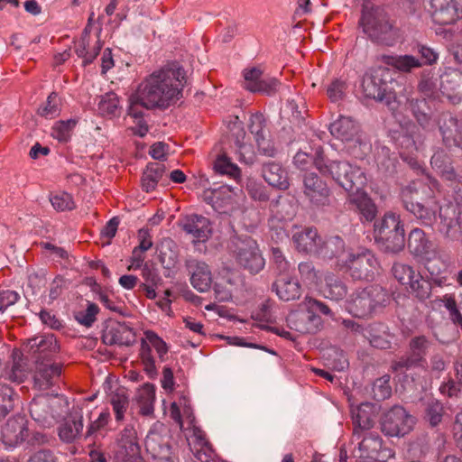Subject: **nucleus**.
Segmentation results:
<instances>
[{"mask_svg": "<svg viewBox=\"0 0 462 462\" xmlns=\"http://www.w3.org/2000/svg\"><path fill=\"white\" fill-rule=\"evenodd\" d=\"M186 82L184 69L178 62H171L147 77L131 95V100L146 109H165L182 97Z\"/></svg>", "mask_w": 462, "mask_h": 462, "instance_id": "f257e3e1", "label": "nucleus"}, {"mask_svg": "<svg viewBox=\"0 0 462 462\" xmlns=\"http://www.w3.org/2000/svg\"><path fill=\"white\" fill-rule=\"evenodd\" d=\"M359 24L364 33L374 42L393 46L398 40L397 29L381 6H374L369 2L365 3Z\"/></svg>", "mask_w": 462, "mask_h": 462, "instance_id": "f03ea898", "label": "nucleus"}, {"mask_svg": "<svg viewBox=\"0 0 462 462\" xmlns=\"http://www.w3.org/2000/svg\"><path fill=\"white\" fill-rule=\"evenodd\" d=\"M314 163L321 174L330 176L346 191H358L365 184L366 178L362 169L346 161L326 162L319 154Z\"/></svg>", "mask_w": 462, "mask_h": 462, "instance_id": "7ed1b4c3", "label": "nucleus"}, {"mask_svg": "<svg viewBox=\"0 0 462 462\" xmlns=\"http://www.w3.org/2000/svg\"><path fill=\"white\" fill-rule=\"evenodd\" d=\"M391 85L390 70L379 67L364 75L361 88L365 97L383 103L393 110L396 104V94Z\"/></svg>", "mask_w": 462, "mask_h": 462, "instance_id": "20e7f679", "label": "nucleus"}, {"mask_svg": "<svg viewBox=\"0 0 462 462\" xmlns=\"http://www.w3.org/2000/svg\"><path fill=\"white\" fill-rule=\"evenodd\" d=\"M435 346L434 342L424 335L412 337L407 346V352L391 363V371L399 374L412 368H426L427 356Z\"/></svg>", "mask_w": 462, "mask_h": 462, "instance_id": "39448f33", "label": "nucleus"}, {"mask_svg": "<svg viewBox=\"0 0 462 462\" xmlns=\"http://www.w3.org/2000/svg\"><path fill=\"white\" fill-rule=\"evenodd\" d=\"M228 249L236 263L250 273H258L263 269L265 261L256 241L250 236L234 235L229 240Z\"/></svg>", "mask_w": 462, "mask_h": 462, "instance_id": "423d86ee", "label": "nucleus"}, {"mask_svg": "<svg viewBox=\"0 0 462 462\" xmlns=\"http://www.w3.org/2000/svg\"><path fill=\"white\" fill-rule=\"evenodd\" d=\"M375 241L382 250L396 254L403 250L405 236L403 226L398 215L388 212L374 224Z\"/></svg>", "mask_w": 462, "mask_h": 462, "instance_id": "0eeeda50", "label": "nucleus"}, {"mask_svg": "<svg viewBox=\"0 0 462 462\" xmlns=\"http://www.w3.org/2000/svg\"><path fill=\"white\" fill-rule=\"evenodd\" d=\"M389 300L387 291L380 285H370L355 293L348 302V311L355 317L366 318Z\"/></svg>", "mask_w": 462, "mask_h": 462, "instance_id": "6e6552de", "label": "nucleus"}, {"mask_svg": "<svg viewBox=\"0 0 462 462\" xmlns=\"http://www.w3.org/2000/svg\"><path fill=\"white\" fill-rule=\"evenodd\" d=\"M144 446L154 462H177L171 450V437L162 423L153 424L145 438Z\"/></svg>", "mask_w": 462, "mask_h": 462, "instance_id": "1a4fd4ad", "label": "nucleus"}, {"mask_svg": "<svg viewBox=\"0 0 462 462\" xmlns=\"http://www.w3.org/2000/svg\"><path fill=\"white\" fill-rule=\"evenodd\" d=\"M420 181H412L402 190L404 208L425 226H432L436 220V208H431L419 201L420 190L424 189Z\"/></svg>", "mask_w": 462, "mask_h": 462, "instance_id": "9d476101", "label": "nucleus"}, {"mask_svg": "<svg viewBox=\"0 0 462 462\" xmlns=\"http://www.w3.org/2000/svg\"><path fill=\"white\" fill-rule=\"evenodd\" d=\"M61 401L56 396L39 395L29 405L32 418L43 427L51 426L60 416Z\"/></svg>", "mask_w": 462, "mask_h": 462, "instance_id": "9b49d317", "label": "nucleus"}, {"mask_svg": "<svg viewBox=\"0 0 462 462\" xmlns=\"http://www.w3.org/2000/svg\"><path fill=\"white\" fill-rule=\"evenodd\" d=\"M415 424V418L402 406H393L383 416L382 430L385 435L399 437L408 434Z\"/></svg>", "mask_w": 462, "mask_h": 462, "instance_id": "f8f14e48", "label": "nucleus"}, {"mask_svg": "<svg viewBox=\"0 0 462 462\" xmlns=\"http://www.w3.org/2000/svg\"><path fill=\"white\" fill-rule=\"evenodd\" d=\"M114 462H144L138 443L137 432L133 426H126L120 434L113 455Z\"/></svg>", "mask_w": 462, "mask_h": 462, "instance_id": "ddd939ff", "label": "nucleus"}, {"mask_svg": "<svg viewBox=\"0 0 462 462\" xmlns=\"http://www.w3.org/2000/svg\"><path fill=\"white\" fill-rule=\"evenodd\" d=\"M345 263L351 277L355 280L372 279L378 265L376 258L370 250L349 254Z\"/></svg>", "mask_w": 462, "mask_h": 462, "instance_id": "4468645a", "label": "nucleus"}, {"mask_svg": "<svg viewBox=\"0 0 462 462\" xmlns=\"http://www.w3.org/2000/svg\"><path fill=\"white\" fill-rule=\"evenodd\" d=\"M434 23L449 25L462 19V0H430Z\"/></svg>", "mask_w": 462, "mask_h": 462, "instance_id": "2eb2a0df", "label": "nucleus"}, {"mask_svg": "<svg viewBox=\"0 0 462 462\" xmlns=\"http://www.w3.org/2000/svg\"><path fill=\"white\" fill-rule=\"evenodd\" d=\"M330 134L342 142H356L364 150H369V145L360 138V125L351 116H340L329 125ZM364 152L365 151H363Z\"/></svg>", "mask_w": 462, "mask_h": 462, "instance_id": "dca6fc26", "label": "nucleus"}, {"mask_svg": "<svg viewBox=\"0 0 462 462\" xmlns=\"http://www.w3.org/2000/svg\"><path fill=\"white\" fill-rule=\"evenodd\" d=\"M438 125L443 143L447 147L462 149V120H458L449 112H443L439 116Z\"/></svg>", "mask_w": 462, "mask_h": 462, "instance_id": "f3484780", "label": "nucleus"}, {"mask_svg": "<svg viewBox=\"0 0 462 462\" xmlns=\"http://www.w3.org/2000/svg\"><path fill=\"white\" fill-rule=\"evenodd\" d=\"M178 226L187 235L191 236L194 242H206L212 233L209 219L202 215H186L180 218Z\"/></svg>", "mask_w": 462, "mask_h": 462, "instance_id": "a211bd4d", "label": "nucleus"}, {"mask_svg": "<svg viewBox=\"0 0 462 462\" xmlns=\"http://www.w3.org/2000/svg\"><path fill=\"white\" fill-rule=\"evenodd\" d=\"M191 285L200 292L208 291L212 284L211 270L207 263L195 257L185 260Z\"/></svg>", "mask_w": 462, "mask_h": 462, "instance_id": "6ab92c4d", "label": "nucleus"}, {"mask_svg": "<svg viewBox=\"0 0 462 462\" xmlns=\"http://www.w3.org/2000/svg\"><path fill=\"white\" fill-rule=\"evenodd\" d=\"M61 373V366L59 364L51 363L50 360H40L36 357L35 372L33 374L34 387L45 391L56 383Z\"/></svg>", "mask_w": 462, "mask_h": 462, "instance_id": "aec40b11", "label": "nucleus"}, {"mask_svg": "<svg viewBox=\"0 0 462 462\" xmlns=\"http://www.w3.org/2000/svg\"><path fill=\"white\" fill-rule=\"evenodd\" d=\"M304 194L315 206L329 204L330 190L316 173H306L303 178Z\"/></svg>", "mask_w": 462, "mask_h": 462, "instance_id": "412c9836", "label": "nucleus"}, {"mask_svg": "<svg viewBox=\"0 0 462 462\" xmlns=\"http://www.w3.org/2000/svg\"><path fill=\"white\" fill-rule=\"evenodd\" d=\"M102 341L108 346H131L135 341V334L125 323L112 321L104 328Z\"/></svg>", "mask_w": 462, "mask_h": 462, "instance_id": "4be33fe9", "label": "nucleus"}, {"mask_svg": "<svg viewBox=\"0 0 462 462\" xmlns=\"http://www.w3.org/2000/svg\"><path fill=\"white\" fill-rule=\"evenodd\" d=\"M375 405L370 402H362L356 409H352L354 425L353 439H360L364 432L370 431L374 425Z\"/></svg>", "mask_w": 462, "mask_h": 462, "instance_id": "5701e85b", "label": "nucleus"}, {"mask_svg": "<svg viewBox=\"0 0 462 462\" xmlns=\"http://www.w3.org/2000/svg\"><path fill=\"white\" fill-rule=\"evenodd\" d=\"M29 436L27 421L22 416L9 419L2 428V439L5 446L16 447Z\"/></svg>", "mask_w": 462, "mask_h": 462, "instance_id": "b1692460", "label": "nucleus"}, {"mask_svg": "<svg viewBox=\"0 0 462 462\" xmlns=\"http://www.w3.org/2000/svg\"><path fill=\"white\" fill-rule=\"evenodd\" d=\"M439 90L452 104L462 100V72L448 69L440 76Z\"/></svg>", "mask_w": 462, "mask_h": 462, "instance_id": "393cba45", "label": "nucleus"}, {"mask_svg": "<svg viewBox=\"0 0 462 462\" xmlns=\"http://www.w3.org/2000/svg\"><path fill=\"white\" fill-rule=\"evenodd\" d=\"M202 199L219 214H226L233 208L234 198L227 186L207 189L202 193Z\"/></svg>", "mask_w": 462, "mask_h": 462, "instance_id": "a878e982", "label": "nucleus"}, {"mask_svg": "<svg viewBox=\"0 0 462 462\" xmlns=\"http://www.w3.org/2000/svg\"><path fill=\"white\" fill-rule=\"evenodd\" d=\"M60 346L53 334L38 335L23 343V350L31 354H38L42 360H48L49 355L58 352Z\"/></svg>", "mask_w": 462, "mask_h": 462, "instance_id": "bb28decb", "label": "nucleus"}, {"mask_svg": "<svg viewBox=\"0 0 462 462\" xmlns=\"http://www.w3.org/2000/svg\"><path fill=\"white\" fill-rule=\"evenodd\" d=\"M287 322L291 329L301 334H314L321 326V319L313 311H294L289 314Z\"/></svg>", "mask_w": 462, "mask_h": 462, "instance_id": "cd10ccee", "label": "nucleus"}, {"mask_svg": "<svg viewBox=\"0 0 462 462\" xmlns=\"http://www.w3.org/2000/svg\"><path fill=\"white\" fill-rule=\"evenodd\" d=\"M83 430V415L81 410H74L58 428L61 441L72 443L81 438Z\"/></svg>", "mask_w": 462, "mask_h": 462, "instance_id": "c85d7f7f", "label": "nucleus"}, {"mask_svg": "<svg viewBox=\"0 0 462 462\" xmlns=\"http://www.w3.org/2000/svg\"><path fill=\"white\" fill-rule=\"evenodd\" d=\"M408 249L412 255L420 260L433 255L436 251L433 242L428 238L423 230L419 228L411 230L409 234Z\"/></svg>", "mask_w": 462, "mask_h": 462, "instance_id": "c756f323", "label": "nucleus"}, {"mask_svg": "<svg viewBox=\"0 0 462 462\" xmlns=\"http://www.w3.org/2000/svg\"><path fill=\"white\" fill-rule=\"evenodd\" d=\"M321 238L318 230L313 227L304 228L296 232L292 236L296 249L299 252L315 255H317L319 252Z\"/></svg>", "mask_w": 462, "mask_h": 462, "instance_id": "7c9ffc66", "label": "nucleus"}, {"mask_svg": "<svg viewBox=\"0 0 462 462\" xmlns=\"http://www.w3.org/2000/svg\"><path fill=\"white\" fill-rule=\"evenodd\" d=\"M262 176L270 186L280 190H286L290 186L288 172L281 163L275 162L263 163Z\"/></svg>", "mask_w": 462, "mask_h": 462, "instance_id": "2f4dec72", "label": "nucleus"}, {"mask_svg": "<svg viewBox=\"0 0 462 462\" xmlns=\"http://www.w3.org/2000/svg\"><path fill=\"white\" fill-rule=\"evenodd\" d=\"M358 442V457L360 458L378 460L382 449L383 441L379 434L375 431H366L363 433Z\"/></svg>", "mask_w": 462, "mask_h": 462, "instance_id": "473e14b6", "label": "nucleus"}, {"mask_svg": "<svg viewBox=\"0 0 462 462\" xmlns=\"http://www.w3.org/2000/svg\"><path fill=\"white\" fill-rule=\"evenodd\" d=\"M320 291L325 298L332 300H341L347 294V286L338 275L328 273L324 276V282L320 287Z\"/></svg>", "mask_w": 462, "mask_h": 462, "instance_id": "72a5a7b5", "label": "nucleus"}, {"mask_svg": "<svg viewBox=\"0 0 462 462\" xmlns=\"http://www.w3.org/2000/svg\"><path fill=\"white\" fill-rule=\"evenodd\" d=\"M272 290L284 301L297 300L301 294V287L299 282L287 276L279 277L273 283Z\"/></svg>", "mask_w": 462, "mask_h": 462, "instance_id": "f704fd0d", "label": "nucleus"}, {"mask_svg": "<svg viewBox=\"0 0 462 462\" xmlns=\"http://www.w3.org/2000/svg\"><path fill=\"white\" fill-rule=\"evenodd\" d=\"M439 231L447 237H453L458 232V213L455 206L439 208Z\"/></svg>", "mask_w": 462, "mask_h": 462, "instance_id": "c9c22d12", "label": "nucleus"}, {"mask_svg": "<svg viewBox=\"0 0 462 462\" xmlns=\"http://www.w3.org/2000/svg\"><path fill=\"white\" fill-rule=\"evenodd\" d=\"M157 250L162 266L170 272L178 263L179 250L176 243L171 238H164L161 241Z\"/></svg>", "mask_w": 462, "mask_h": 462, "instance_id": "e433bc0d", "label": "nucleus"}, {"mask_svg": "<svg viewBox=\"0 0 462 462\" xmlns=\"http://www.w3.org/2000/svg\"><path fill=\"white\" fill-rule=\"evenodd\" d=\"M411 108L418 124L423 129L431 130L434 127L435 122L432 119V112L426 98L412 99L411 101Z\"/></svg>", "mask_w": 462, "mask_h": 462, "instance_id": "4c0bfd02", "label": "nucleus"}, {"mask_svg": "<svg viewBox=\"0 0 462 462\" xmlns=\"http://www.w3.org/2000/svg\"><path fill=\"white\" fill-rule=\"evenodd\" d=\"M165 166L160 162H150L143 172L142 186L146 192L155 189L157 184L162 180Z\"/></svg>", "mask_w": 462, "mask_h": 462, "instance_id": "58836bf2", "label": "nucleus"}, {"mask_svg": "<svg viewBox=\"0 0 462 462\" xmlns=\"http://www.w3.org/2000/svg\"><path fill=\"white\" fill-rule=\"evenodd\" d=\"M345 242L339 236L321 238L320 246L317 254L318 256L327 259L337 258L345 252Z\"/></svg>", "mask_w": 462, "mask_h": 462, "instance_id": "ea45409f", "label": "nucleus"}, {"mask_svg": "<svg viewBox=\"0 0 462 462\" xmlns=\"http://www.w3.org/2000/svg\"><path fill=\"white\" fill-rule=\"evenodd\" d=\"M420 261L423 262L425 268L430 275L431 281L438 286L442 287L447 285L448 279L442 275L446 270L444 263L437 256V252L430 257H424Z\"/></svg>", "mask_w": 462, "mask_h": 462, "instance_id": "a19ab883", "label": "nucleus"}, {"mask_svg": "<svg viewBox=\"0 0 462 462\" xmlns=\"http://www.w3.org/2000/svg\"><path fill=\"white\" fill-rule=\"evenodd\" d=\"M431 166L440 174L444 180L454 178V167L448 153L442 150L437 151L430 159Z\"/></svg>", "mask_w": 462, "mask_h": 462, "instance_id": "79ce46f5", "label": "nucleus"}, {"mask_svg": "<svg viewBox=\"0 0 462 462\" xmlns=\"http://www.w3.org/2000/svg\"><path fill=\"white\" fill-rule=\"evenodd\" d=\"M424 419L431 427L438 426L443 418L444 408L442 403L432 397H426L423 401Z\"/></svg>", "mask_w": 462, "mask_h": 462, "instance_id": "37998d69", "label": "nucleus"}, {"mask_svg": "<svg viewBox=\"0 0 462 462\" xmlns=\"http://www.w3.org/2000/svg\"><path fill=\"white\" fill-rule=\"evenodd\" d=\"M137 403L139 405V411L142 415L149 416L153 413V402L155 400V391L152 384L146 383L138 392Z\"/></svg>", "mask_w": 462, "mask_h": 462, "instance_id": "c03bdc74", "label": "nucleus"}, {"mask_svg": "<svg viewBox=\"0 0 462 462\" xmlns=\"http://www.w3.org/2000/svg\"><path fill=\"white\" fill-rule=\"evenodd\" d=\"M13 358L14 363L9 374V379L18 383H23L29 374V365L23 358V354L18 350H14L13 352Z\"/></svg>", "mask_w": 462, "mask_h": 462, "instance_id": "a18cd8bd", "label": "nucleus"}, {"mask_svg": "<svg viewBox=\"0 0 462 462\" xmlns=\"http://www.w3.org/2000/svg\"><path fill=\"white\" fill-rule=\"evenodd\" d=\"M386 63L402 72H411L422 65V62L412 55L390 56L386 58Z\"/></svg>", "mask_w": 462, "mask_h": 462, "instance_id": "49530a36", "label": "nucleus"}, {"mask_svg": "<svg viewBox=\"0 0 462 462\" xmlns=\"http://www.w3.org/2000/svg\"><path fill=\"white\" fill-rule=\"evenodd\" d=\"M110 403L116 415V421L125 418V413L129 407V397L125 389H117L110 394Z\"/></svg>", "mask_w": 462, "mask_h": 462, "instance_id": "de8ad7c7", "label": "nucleus"}, {"mask_svg": "<svg viewBox=\"0 0 462 462\" xmlns=\"http://www.w3.org/2000/svg\"><path fill=\"white\" fill-rule=\"evenodd\" d=\"M234 128L237 129L236 141V143L238 147V151L236 152L237 159L247 165H252L254 162V153L250 145H247L240 141V138H244L245 133L242 126V124L239 123L237 125L235 124Z\"/></svg>", "mask_w": 462, "mask_h": 462, "instance_id": "09e8293b", "label": "nucleus"}, {"mask_svg": "<svg viewBox=\"0 0 462 462\" xmlns=\"http://www.w3.org/2000/svg\"><path fill=\"white\" fill-rule=\"evenodd\" d=\"M352 203L356 205V208L366 221H373L375 218L377 213L376 206L367 195L363 193L357 194L352 199Z\"/></svg>", "mask_w": 462, "mask_h": 462, "instance_id": "8fccbe9b", "label": "nucleus"}, {"mask_svg": "<svg viewBox=\"0 0 462 462\" xmlns=\"http://www.w3.org/2000/svg\"><path fill=\"white\" fill-rule=\"evenodd\" d=\"M408 285L411 293L421 301L428 300L431 295V282L424 279L420 273H417L416 277H413Z\"/></svg>", "mask_w": 462, "mask_h": 462, "instance_id": "3c124183", "label": "nucleus"}, {"mask_svg": "<svg viewBox=\"0 0 462 462\" xmlns=\"http://www.w3.org/2000/svg\"><path fill=\"white\" fill-rule=\"evenodd\" d=\"M213 169L217 173L227 175L235 180L241 176L240 169L226 155L218 156L214 162Z\"/></svg>", "mask_w": 462, "mask_h": 462, "instance_id": "603ef678", "label": "nucleus"}, {"mask_svg": "<svg viewBox=\"0 0 462 462\" xmlns=\"http://www.w3.org/2000/svg\"><path fill=\"white\" fill-rule=\"evenodd\" d=\"M271 207L276 217L283 221L291 220L296 213L294 204L291 200L281 197L272 201Z\"/></svg>", "mask_w": 462, "mask_h": 462, "instance_id": "864d4df0", "label": "nucleus"}, {"mask_svg": "<svg viewBox=\"0 0 462 462\" xmlns=\"http://www.w3.org/2000/svg\"><path fill=\"white\" fill-rule=\"evenodd\" d=\"M15 397L12 387L6 383H0V420L14 409Z\"/></svg>", "mask_w": 462, "mask_h": 462, "instance_id": "5fc2aeb1", "label": "nucleus"}, {"mask_svg": "<svg viewBox=\"0 0 462 462\" xmlns=\"http://www.w3.org/2000/svg\"><path fill=\"white\" fill-rule=\"evenodd\" d=\"M60 101L57 93L51 92L44 105L38 109V115L45 118H54L60 115Z\"/></svg>", "mask_w": 462, "mask_h": 462, "instance_id": "6e6d98bb", "label": "nucleus"}, {"mask_svg": "<svg viewBox=\"0 0 462 462\" xmlns=\"http://www.w3.org/2000/svg\"><path fill=\"white\" fill-rule=\"evenodd\" d=\"M381 328H384V326L370 325L368 327V336H365V338H366L374 347L386 349L390 347L391 342L387 339L384 332L383 335L377 334Z\"/></svg>", "mask_w": 462, "mask_h": 462, "instance_id": "4d7b16f0", "label": "nucleus"}, {"mask_svg": "<svg viewBox=\"0 0 462 462\" xmlns=\"http://www.w3.org/2000/svg\"><path fill=\"white\" fill-rule=\"evenodd\" d=\"M76 125L77 121L75 119L59 121L52 127L51 136L60 142H67L69 138L70 131L76 126Z\"/></svg>", "mask_w": 462, "mask_h": 462, "instance_id": "13d9d810", "label": "nucleus"}, {"mask_svg": "<svg viewBox=\"0 0 462 462\" xmlns=\"http://www.w3.org/2000/svg\"><path fill=\"white\" fill-rule=\"evenodd\" d=\"M392 272L395 279L402 284H409L417 274L411 266L401 263H395L393 265Z\"/></svg>", "mask_w": 462, "mask_h": 462, "instance_id": "bf43d9fd", "label": "nucleus"}, {"mask_svg": "<svg viewBox=\"0 0 462 462\" xmlns=\"http://www.w3.org/2000/svg\"><path fill=\"white\" fill-rule=\"evenodd\" d=\"M50 201L58 211L71 210L75 208L71 195L66 192L51 196Z\"/></svg>", "mask_w": 462, "mask_h": 462, "instance_id": "052dcab7", "label": "nucleus"}, {"mask_svg": "<svg viewBox=\"0 0 462 462\" xmlns=\"http://www.w3.org/2000/svg\"><path fill=\"white\" fill-rule=\"evenodd\" d=\"M248 128L250 133L254 136V140L266 135L265 120L262 114H254L250 116Z\"/></svg>", "mask_w": 462, "mask_h": 462, "instance_id": "680f3d73", "label": "nucleus"}, {"mask_svg": "<svg viewBox=\"0 0 462 462\" xmlns=\"http://www.w3.org/2000/svg\"><path fill=\"white\" fill-rule=\"evenodd\" d=\"M142 277L144 282H141L140 284L160 285L162 281L157 268L151 263H145L143 264L142 268Z\"/></svg>", "mask_w": 462, "mask_h": 462, "instance_id": "e2e57ef3", "label": "nucleus"}, {"mask_svg": "<svg viewBox=\"0 0 462 462\" xmlns=\"http://www.w3.org/2000/svg\"><path fill=\"white\" fill-rule=\"evenodd\" d=\"M118 97L115 93H106L101 97L99 110L103 114L115 115L118 107Z\"/></svg>", "mask_w": 462, "mask_h": 462, "instance_id": "0e129e2a", "label": "nucleus"}, {"mask_svg": "<svg viewBox=\"0 0 462 462\" xmlns=\"http://www.w3.org/2000/svg\"><path fill=\"white\" fill-rule=\"evenodd\" d=\"M98 312V307L94 303H89L85 310L79 311L75 315L77 321L86 327H90L96 320Z\"/></svg>", "mask_w": 462, "mask_h": 462, "instance_id": "69168bd1", "label": "nucleus"}, {"mask_svg": "<svg viewBox=\"0 0 462 462\" xmlns=\"http://www.w3.org/2000/svg\"><path fill=\"white\" fill-rule=\"evenodd\" d=\"M263 72L259 68L245 69L244 70L245 88L253 92L261 81Z\"/></svg>", "mask_w": 462, "mask_h": 462, "instance_id": "338daca9", "label": "nucleus"}, {"mask_svg": "<svg viewBox=\"0 0 462 462\" xmlns=\"http://www.w3.org/2000/svg\"><path fill=\"white\" fill-rule=\"evenodd\" d=\"M346 89V83L341 79H334L328 87L327 93L332 102H337L343 98Z\"/></svg>", "mask_w": 462, "mask_h": 462, "instance_id": "774afa93", "label": "nucleus"}]
</instances>
